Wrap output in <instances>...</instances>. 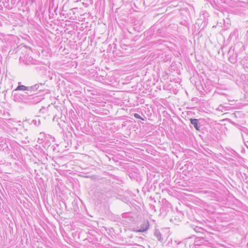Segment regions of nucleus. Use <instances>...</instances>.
Returning <instances> with one entry per match:
<instances>
[{
    "mask_svg": "<svg viewBox=\"0 0 248 248\" xmlns=\"http://www.w3.org/2000/svg\"><path fill=\"white\" fill-rule=\"evenodd\" d=\"M29 94L28 93H25L24 94L16 92L15 90L12 92V99L16 102H23L28 103Z\"/></svg>",
    "mask_w": 248,
    "mask_h": 248,
    "instance_id": "f257e3e1",
    "label": "nucleus"
},
{
    "mask_svg": "<svg viewBox=\"0 0 248 248\" xmlns=\"http://www.w3.org/2000/svg\"><path fill=\"white\" fill-rule=\"evenodd\" d=\"M19 61L20 62H22L28 65H36L39 64L38 61L34 59L32 57L30 56L29 55L21 56L19 58Z\"/></svg>",
    "mask_w": 248,
    "mask_h": 248,
    "instance_id": "f03ea898",
    "label": "nucleus"
},
{
    "mask_svg": "<svg viewBox=\"0 0 248 248\" xmlns=\"http://www.w3.org/2000/svg\"><path fill=\"white\" fill-rule=\"evenodd\" d=\"M149 228V222L148 220H144L143 222L140 225V228L138 229V227L136 229H133V231L136 232H143L147 231Z\"/></svg>",
    "mask_w": 248,
    "mask_h": 248,
    "instance_id": "7ed1b4c3",
    "label": "nucleus"
},
{
    "mask_svg": "<svg viewBox=\"0 0 248 248\" xmlns=\"http://www.w3.org/2000/svg\"><path fill=\"white\" fill-rule=\"evenodd\" d=\"M111 196V192L107 191L99 193L98 195V199L100 202H104L107 201Z\"/></svg>",
    "mask_w": 248,
    "mask_h": 248,
    "instance_id": "20e7f679",
    "label": "nucleus"
},
{
    "mask_svg": "<svg viewBox=\"0 0 248 248\" xmlns=\"http://www.w3.org/2000/svg\"><path fill=\"white\" fill-rule=\"evenodd\" d=\"M28 99L29 100L28 103L37 104L41 101L42 98L39 96H33L29 94Z\"/></svg>",
    "mask_w": 248,
    "mask_h": 248,
    "instance_id": "39448f33",
    "label": "nucleus"
},
{
    "mask_svg": "<svg viewBox=\"0 0 248 248\" xmlns=\"http://www.w3.org/2000/svg\"><path fill=\"white\" fill-rule=\"evenodd\" d=\"M190 123L191 124L193 125V126L195 127V128L198 130L200 131L201 128V125L200 124V123L199 122V120L197 119H190Z\"/></svg>",
    "mask_w": 248,
    "mask_h": 248,
    "instance_id": "423d86ee",
    "label": "nucleus"
},
{
    "mask_svg": "<svg viewBox=\"0 0 248 248\" xmlns=\"http://www.w3.org/2000/svg\"><path fill=\"white\" fill-rule=\"evenodd\" d=\"M44 85V83H40L38 84H36L32 86L28 87V91H33L35 92L37 90L39 89L40 87H42Z\"/></svg>",
    "mask_w": 248,
    "mask_h": 248,
    "instance_id": "0eeeda50",
    "label": "nucleus"
},
{
    "mask_svg": "<svg viewBox=\"0 0 248 248\" xmlns=\"http://www.w3.org/2000/svg\"><path fill=\"white\" fill-rule=\"evenodd\" d=\"M12 37V36L7 34L5 35L2 33H0V40L3 42V43H8L9 41L10 40V38Z\"/></svg>",
    "mask_w": 248,
    "mask_h": 248,
    "instance_id": "6e6552de",
    "label": "nucleus"
},
{
    "mask_svg": "<svg viewBox=\"0 0 248 248\" xmlns=\"http://www.w3.org/2000/svg\"><path fill=\"white\" fill-rule=\"evenodd\" d=\"M195 246L206 245L207 242L203 238H197L195 242Z\"/></svg>",
    "mask_w": 248,
    "mask_h": 248,
    "instance_id": "1a4fd4ad",
    "label": "nucleus"
},
{
    "mask_svg": "<svg viewBox=\"0 0 248 248\" xmlns=\"http://www.w3.org/2000/svg\"><path fill=\"white\" fill-rule=\"evenodd\" d=\"M193 220H194V224H191V228H193L194 230H195V231L196 232H198V230L201 229V227H199L198 226V225H199V224H200V221H199V220H196L195 218H193Z\"/></svg>",
    "mask_w": 248,
    "mask_h": 248,
    "instance_id": "9d476101",
    "label": "nucleus"
},
{
    "mask_svg": "<svg viewBox=\"0 0 248 248\" xmlns=\"http://www.w3.org/2000/svg\"><path fill=\"white\" fill-rule=\"evenodd\" d=\"M154 235L157 238L158 241H162L163 240V238L162 237V234L158 230H155L154 232Z\"/></svg>",
    "mask_w": 248,
    "mask_h": 248,
    "instance_id": "9b49d317",
    "label": "nucleus"
},
{
    "mask_svg": "<svg viewBox=\"0 0 248 248\" xmlns=\"http://www.w3.org/2000/svg\"><path fill=\"white\" fill-rule=\"evenodd\" d=\"M7 143L9 144L11 149H15V147H17V143L15 141H12L9 139L6 140Z\"/></svg>",
    "mask_w": 248,
    "mask_h": 248,
    "instance_id": "f8f14e48",
    "label": "nucleus"
},
{
    "mask_svg": "<svg viewBox=\"0 0 248 248\" xmlns=\"http://www.w3.org/2000/svg\"><path fill=\"white\" fill-rule=\"evenodd\" d=\"M15 90L16 92L18 90L28 91V87H26L24 85H18Z\"/></svg>",
    "mask_w": 248,
    "mask_h": 248,
    "instance_id": "ddd939ff",
    "label": "nucleus"
},
{
    "mask_svg": "<svg viewBox=\"0 0 248 248\" xmlns=\"http://www.w3.org/2000/svg\"><path fill=\"white\" fill-rule=\"evenodd\" d=\"M8 144L7 143L6 140H5V146L3 147V151L4 152H5V153H6L7 154H10V151L11 149L9 148Z\"/></svg>",
    "mask_w": 248,
    "mask_h": 248,
    "instance_id": "4468645a",
    "label": "nucleus"
},
{
    "mask_svg": "<svg viewBox=\"0 0 248 248\" xmlns=\"http://www.w3.org/2000/svg\"><path fill=\"white\" fill-rule=\"evenodd\" d=\"M161 202L163 205L167 206V207H169V206L170 205V202L167 200H166V199H162Z\"/></svg>",
    "mask_w": 248,
    "mask_h": 248,
    "instance_id": "2eb2a0df",
    "label": "nucleus"
},
{
    "mask_svg": "<svg viewBox=\"0 0 248 248\" xmlns=\"http://www.w3.org/2000/svg\"><path fill=\"white\" fill-rule=\"evenodd\" d=\"M236 55L234 57L233 56H230L229 58V61L232 63H234L236 62Z\"/></svg>",
    "mask_w": 248,
    "mask_h": 248,
    "instance_id": "dca6fc26",
    "label": "nucleus"
},
{
    "mask_svg": "<svg viewBox=\"0 0 248 248\" xmlns=\"http://www.w3.org/2000/svg\"><path fill=\"white\" fill-rule=\"evenodd\" d=\"M31 123L35 125L38 126L39 125H40L41 122L39 119H34L32 121Z\"/></svg>",
    "mask_w": 248,
    "mask_h": 248,
    "instance_id": "f3484780",
    "label": "nucleus"
},
{
    "mask_svg": "<svg viewBox=\"0 0 248 248\" xmlns=\"http://www.w3.org/2000/svg\"><path fill=\"white\" fill-rule=\"evenodd\" d=\"M238 35V31L237 30H235L233 31L231 34L230 36L232 37L233 36H237Z\"/></svg>",
    "mask_w": 248,
    "mask_h": 248,
    "instance_id": "a211bd4d",
    "label": "nucleus"
},
{
    "mask_svg": "<svg viewBox=\"0 0 248 248\" xmlns=\"http://www.w3.org/2000/svg\"><path fill=\"white\" fill-rule=\"evenodd\" d=\"M242 131L245 133L247 135H248V129H247V128H245V127H244L243 128V129H242Z\"/></svg>",
    "mask_w": 248,
    "mask_h": 248,
    "instance_id": "6ab92c4d",
    "label": "nucleus"
},
{
    "mask_svg": "<svg viewBox=\"0 0 248 248\" xmlns=\"http://www.w3.org/2000/svg\"><path fill=\"white\" fill-rule=\"evenodd\" d=\"M134 117H135V118H137V119H142V120H143V119H142V118L140 116V115L139 114H138V113H135V114H134Z\"/></svg>",
    "mask_w": 248,
    "mask_h": 248,
    "instance_id": "aec40b11",
    "label": "nucleus"
},
{
    "mask_svg": "<svg viewBox=\"0 0 248 248\" xmlns=\"http://www.w3.org/2000/svg\"><path fill=\"white\" fill-rule=\"evenodd\" d=\"M174 220H176V217L173 218V219L171 218L170 219V221H172V222H173V221H174Z\"/></svg>",
    "mask_w": 248,
    "mask_h": 248,
    "instance_id": "412c9836",
    "label": "nucleus"
},
{
    "mask_svg": "<svg viewBox=\"0 0 248 248\" xmlns=\"http://www.w3.org/2000/svg\"><path fill=\"white\" fill-rule=\"evenodd\" d=\"M45 134L44 133H40V135H44Z\"/></svg>",
    "mask_w": 248,
    "mask_h": 248,
    "instance_id": "4be33fe9",
    "label": "nucleus"
},
{
    "mask_svg": "<svg viewBox=\"0 0 248 248\" xmlns=\"http://www.w3.org/2000/svg\"><path fill=\"white\" fill-rule=\"evenodd\" d=\"M42 90H43V89H40V90H39V91H42Z\"/></svg>",
    "mask_w": 248,
    "mask_h": 248,
    "instance_id": "5701e85b",
    "label": "nucleus"
}]
</instances>
